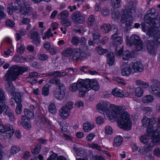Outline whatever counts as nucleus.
<instances>
[{"label": "nucleus", "instance_id": "1", "mask_svg": "<svg viewBox=\"0 0 160 160\" xmlns=\"http://www.w3.org/2000/svg\"><path fill=\"white\" fill-rule=\"evenodd\" d=\"M97 108L99 112L104 114L105 116L106 115L111 122L117 120L118 126L120 128L126 131L131 129L132 123L128 114L127 112H124L120 114L124 110V106L114 104L111 105L110 106L108 102L102 101L98 104Z\"/></svg>", "mask_w": 160, "mask_h": 160}, {"label": "nucleus", "instance_id": "2", "mask_svg": "<svg viewBox=\"0 0 160 160\" xmlns=\"http://www.w3.org/2000/svg\"><path fill=\"white\" fill-rule=\"evenodd\" d=\"M156 10L152 8L149 10L144 17L145 22L149 24L147 34L149 36H153V40H149L147 43V49L148 53L155 56L156 54L157 47L160 44V30L158 31L155 26L158 20L155 17Z\"/></svg>", "mask_w": 160, "mask_h": 160}, {"label": "nucleus", "instance_id": "3", "mask_svg": "<svg viewBox=\"0 0 160 160\" xmlns=\"http://www.w3.org/2000/svg\"><path fill=\"white\" fill-rule=\"evenodd\" d=\"M29 70L28 67H22L14 65L10 67L8 72L4 77V79L7 81L8 85L6 87V90L9 93H12L15 89V88L10 80L15 81L18 78L19 75L22 74L24 72H27Z\"/></svg>", "mask_w": 160, "mask_h": 160}, {"label": "nucleus", "instance_id": "4", "mask_svg": "<svg viewBox=\"0 0 160 160\" xmlns=\"http://www.w3.org/2000/svg\"><path fill=\"white\" fill-rule=\"evenodd\" d=\"M15 3L18 5L17 6H12L11 8H8V12L9 14H12L13 11L19 13L21 16H24L29 13L31 9L29 4L26 2L24 0H16Z\"/></svg>", "mask_w": 160, "mask_h": 160}, {"label": "nucleus", "instance_id": "5", "mask_svg": "<svg viewBox=\"0 0 160 160\" xmlns=\"http://www.w3.org/2000/svg\"><path fill=\"white\" fill-rule=\"evenodd\" d=\"M83 82L82 86L78 89L79 91V95L80 97L85 96L86 92L91 89L97 91L99 88V84L95 80L87 79Z\"/></svg>", "mask_w": 160, "mask_h": 160}, {"label": "nucleus", "instance_id": "6", "mask_svg": "<svg viewBox=\"0 0 160 160\" xmlns=\"http://www.w3.org/2000/svg\"><path fill=\"white\" fill-rule=\"evenodd\" d=\"M118 27L114 25L112 28V31L114 33L111 36L112 43L115 47V52L119 55H121L123 52V47L122 45V37L118 36L117 32Z\"/></svg>", "mask_w": 160, "mask_h": 160}, {"label": "nucleus", "instance_id": "7", "mask_svg": "<svg viewBox=\"0 0 160 160\" xmlns=\"http://www.w3.org/2000/svg\"><path fill=\"white\" fill-rule=\"evenodd\" d=\"M126 43L128 46L131 47L132 45L134 46L136 51H138L142 48V40L138 36L134 35L131 36L129 39V37L127 36Z\"/></svg>", "mask_w": 160, "mask_h": 160}, {"label": "nucleus", "instance_id": "8", "mask_svg": "<svg viewBox=\"0 0 160 160\" xmlns=\"http://www.w3.org/2000/svg\"><path fill=\"white\" fill-rule=\"evenodd\" d=\"M88 49L87 46H85L74 50L72 55L73 59L77 62L79 60L85 59L87 58L86 52L88 51Z\"/></svg>", "mask_w": 160, "mask_h": 160}, {"label": "nucleus", "instance_id": "9", "mask_svg": "<svg viewBox=\"0 0 160 160\" xmlns=\"http://www.w3.org/2000/svg\"><path fill=\"white\" fill-rule=\"evenodd\" d=\"M135 12L134 9L128 10L122 14L121 22L122 23H125L127 26L131 25L133 20L132 15Z\"/></svg>", "mask_w": 160, "mask_h": 160}, {"label": "nucleus", "instance_id": "10", "mask_svg": "<svg viewBox=\"0 0 160 160\" xmlns=\"http://www.w3.org/2000/svg\"><path fill=\"white\" fill-rule=\"evenodd\" d=\"M66 93V88L64 84L55 88L53 91L54 97L59 101H62L64 98Z\"/></svg>", "mask_w": 160, "mask_h": 160}, {"label": "nucleus", "instance_id": "11", "mask_svg": "<svg viewBox=\"0 0 160 160\" xmlns=\"http://www.w3.org/2000/svg\"><path fill=\"white\" fill-rule=\"evenodd\" d=\"M151 81L152 84L149 87V91L151 94L157 96L160 92L159 82L154 79H152Z\"/></svg>", "mask_w": 160, "mask_h": 160}, {"label": "nucleus", "instance_id": "12", "mask_svg": "<svg viewBox=\"0 0 160 160\" xmlns=\"http://www.w3.org/2000/svg\"><path fill=\"white\" fill-rule=\"evenodd\" d=\"M130 65L132 69V73H140L143 70V65L141 62L137 61L132 62Z\"/></svg>", "mask_w": 160, "mask_h": 160}, {"label": "nucleus", "instance_id": "13", "mask_svg": "<svg viewBox=\"0 0 160 160\" xmlns=\"http://www.w3.org/2000/svg\"><path fill=\"white\" fill-rule=\"evenodd\" d=\"M120 68L121 73L122 76H128L131 73H132L130 64L128 65L126 62H122Z\"/></svg>", "mask_w": 160, "mask_h": 160}, {"label": "nucleus", "instance_id": "14", "mask_svg": "<svg viewBox=\"0 0 160 160\" xmlns=\"http://www.w3.org/2000/svg\"><path fill=\"white\" fill-rule=\"evenodd\" d=\"M142 125L145 128L151 127L156 122L155 118H149L148 117L144 116L142 120Z\"/></svg>", "mask_w": 160, "mask_h": 160}, {"label": "nucleus", "instance_id": "15", "mask_svg": "<svg viewBox=\"0 0 160 160\" xmlns=\"http://www.w3.org/2000/svg\"><path fill=\"white\" fill-rule=\"evenodd\" d=\"M72 20L76 24L82 23L84 21L85 18L79 11H76L73 14Z\"/></svg>", "mask_w": 160, "mask_h": 160}, {"label": "nucleus", "instance_id": "16", "mask_svg": "<svg viewBox=\"0 0 160 160\" xmlns=\"http://www.w3.org/2000/svg\"><path fill=\"white\" fill-rule=\"evenodd\" d=\"M30 33H31L30 38L32 40V42L37 46L39 45L40 43V40L38 33L35 31L32 32L31 31Z\"/></svg>", "mask_w": 160, "mask_h": 160}, {"label": "nucleus", "instance_id": "17", "mask_svg": "<svg viewBox=\"0 0 160 160\" xmlns=\"http://www.w3.org/2000/svg\"><path fill=\"white\" fill-rule=\"evenodd\" d=\"M152 134V132H151L147 131V133L145 135L142 136L140 137V141L141 142L145 144H148L149 143L151 142L150 139L152 137V135H153Z\"/></svg>", "mask_w": 160, "mask_h": 160}, {"label": "nucleus", "instance_id": "18", "mask_svg": "<svg viewBox=\"0 0 160 160\" xmlns=\"http://www.w3.org/2000/svg\"><path fill=\"white\" fill-rule=\"evenodd\" d=\"M84 80L80 79L78 80L77 83H72L69 88L70 90L72 92H76L77 89L80 88V86H82L84 83Z\"/></svg>", "mask_w": 160, "mask_h": 160}, {"label": "nucleus", "instance_id": "19", "mask_svg": "<svg viewBox=\"0 0 160 160\" xmlns=\"http://www.w3.org/2000/svg\"><path fill=\"white\" fill-rule=\"evenodd\" d=\"M5 99L4 92L1 88H0V115L2 113L3 110L7 107L3 103Z\"/></svg>", "mask_w": 160, "mask_h": 160}, {"label": "nucleus", "instance_id": "20", "mask_svg": "<svg viewBox=\"0 0 160 160\" xmlns=\"http://www.w3.org/2000/svg\"><path fill=\"white\" fill-rule=\"evenodd\" d=\"M151 132L153 133V135H152V137L151 138L152 139L151 142H151L153 143L154 146L159 145L160 144V136L159 134H156L152 132Z\"/></svg>", "mask_w": 160, "mask_h": 160}, {"label": "nucleus", "instance_id": "21", "mask_svg": "<svg viewBox=\"0 0 160 160\" xmlns=\"http://www.w3.org/2000/svg\"><path fill=\"white\" fill-rule=\"evenodd\" d=\"M70 111L67 110L64 107H63L59 111V115L60 117L63 119L67 118L69 115Z\"/></svg>", "mask_w": 160, "mask_h": 160}, {"label": "nucleus", "instance_id": "22", "mask_svg": "<svg viewBox=\"0 0 160 160\" xmlns=\"http://www.w3.org/2000/svg\"><path fill=\"white\" fill-rule=\"evenodd\" d=\"M112 93L114 96L117 97L122 98L124 96L123 92L118 88H116L113 89Z\"/></svg>", "mask_w": 160, "mask_h": 160}, {"label": "nucleus", "instance_id": "23", "mask_svg": "<svg viewBox=\"0 0 160 160\" xmlns=\"http://www.w3.org/2000/svg\"><path fill=\"white\" fill-rule=\"evenodd\" d=\"M107 62L110 66H112L114 63V56L112 52H110L107 54Z\"/></svg>", "mask_w": 160, "mask_h": 160}, {"label": "nucleus", "instance_id": "24", "mask_svg": "<svg viewBox=\"0 0 160 160\" xmlns=\"http://www.w3.org/2000/svg\"><path fill=\"white\" fill-rule=\"evenodd\" d=\"M5 114L8 117L10 120L14 121L15 120V118L14 117V114L12 111L7 106L6 108Z\"/></svg>", "mask_w": 160, "mask_h": 160}, {"label": "nucleus", "instance_id": "25", "mask_svg": "<svg viewBox=\"0 0 160 160\" xmlns=\"http://www.w3.org/2000/svg\"><path fill=\"white\" fill-rule=\"evenodd\" d=\"M146 145L143 148L144 151L142 152H141V149H140L139 151V152L145 154V153L149 152V151L151 150L152 148L154 147V145L153 143L150 142L148 144H146Z\"/></svg>", "mask_w": 160, "mask_h": 160}, {"label": "nucleus", "instance_id": "26", "mask_svg": "<svg viewBox=\"0 0 160 160\" xmlns=\"http://www.w3.org/2000/svg\"><path fill=\"white\" fill-rule=\"evenodd\" d=\"M4 128L5 132H10L7 133V136H8V138L11 137L12 135L14 132L12 126L9 124H7L5 125Z\"/></svg>", "mask_w": 160, "mask_h": 160}, {"label": "nucleus", "instance_id": "27", "mask_svg": "<svg viewBox=\"0 0 160 160\" xmlns=\"http://www.w3.org/2000/svg\"><path fill=\"white\" fill-rule=\"evenodd\" d=\"M154 98L151 95H146L143 96L141 98V100L143 103H149L152 102Z\"/></svg>", "mask_w": 160, "mask_h": 160}, {"label": "nucleus", "instance_id": "28", "mask_svg": "<svg viewBox=\"0 0 160 160\" xmlns=\"http://www.w3.org/2000/svg\"><path fill=\"white\" fill-rule=\"evenodd\" d=\"M47 160H66V158L63 156L57 157V155L53 153L48 158Z\"/></svg>", "mask_w": 160, "mask_h": 160}, {"label": "nucleus", "instance_id": "29", "mask_svg": "<svg viewBox=\"0 0 160 160\" xmlns=\"http://www.w3.org/2000/svg\"><path fill=\"white\" fill-rule=\"evenodd\" d=\"M112 17L114 20L118 19L120 18V12L116 8H113L112 10Z\"/></svg>", "mask_w": 160, "mask_h": 160}, {"label": "nucleus", "instance_id": "30", "mask_svg": "<svg viewBox=\"0 0 160 160\" xmlns=\"http://www.w3.org/2000/svg\"><path fill=\"white\" fill-rule=\"evenodd\" d=\"M100 29L102 32L104 33H108L111 30V26L108 23H105L101 26Z\"/></svg>", "mask_w": 160, "mask_h": 160}, {"label": "nucleus", "instance_id": "31", "mask_svg": "<svg viewBox=\"0 0 160 160\" xmlns=\"http://www.w3.org/2000/svg\"><path fill=\"white\" fill-rule=\"evenodd\" d=\"M94 127V126L92 123L88 122L84 123L83 125V129L84 131L87 132L90 131Z\"/></svg>", "mask_w": 160, "mask_h": 160}, {"label": "nucleus", "instance_id": "32", "mask_svg": "<svg viewBox=\"0 0 160 160\" xmlns=\"http://www.w3.org/2000/svg\"><path fill=\"white\" fill-rule=\"evenodd\" d=\"M27 119L24 118V117L22 115L21 117V120L22 122V125L23 127L26 129H29L31 128V124L30 122L28 120L26 121L25 120Z\"/></svg>", "mask_w": 160, "mask_h": 160}, {"label": "nucleus", "instance_id": "33", "mask_svg": "<svg viewBox=\"0 0 160 160\" xmlns=\"http://www.w3.org/2000/svg\"><path fill=\"white\" fill-rule=\"evenodd\" d=\"M24 118H27L28 119L33 118L34 117V114L32 111L28 109H25L24 110Z\"/></svg>", "mask_w": 160, "mask_h": 160}, {"label": "nucleus", "instance_id": "34", "mask_svg": "<svg viewBox=\"0 0 160 160\" xmlns=\"http://www.w3.org/2000/svg\"><path fill=\"white\" fill-rule=\"evenodd\" d=\"M95 50L99 55H103L108 52L107 49L103 48L100 46H98L96 47Z\"/></svg>", "mask_w": 160, "mask_h": 160}, {"label": "nucleus", "instance_id": "35", "mask_svg": "<svg viewBox=\"0 0 160 160\" xmlns=\"http://www.w3.org/2000/svg\"><path fill=\"white\" fill-rule=\"evenodd\" d=\"M135 82L137 85L140 86L144 88H147L149 86V84L148 83L140 80H136Z\"/></svg>", "mask_w": 160, "mask_h": 160}, {"label": "nucleus", "instance_id": "36", "mask_svg": "<svg viewBox=\"0 0 160 160\" xmlns=\"http://www.w3.org/2000/svg\"><path fill=\"white\" fill-rule=\"evenodd\" d=\"M11 99V100H12V99L14 100L17 104L21 103L22 102L21 95L19 93H16L14 98H12Z\"/></svg>", "mask_w": 160, "mask_h": 160}, {"label": "nucleus", "instance_id": "37", "mask_svg": "<svg viewBox=\"0 0 160 160\" xmlns=\"http://www.w3.org/2000/svg\"><path fill=\"white\" fill-rule=\"evenodd\" d=\"M72 48H68L65 49L62 52V54L63 56L67 57L69 56L71 54H72V57L73 52Z\"/></svg>", "mask_w": 160, "mask_h": 160}, {"label": "nucleus", "instance_id": "38", "mask_svg": "<svg viewBox=\"0 0 160 160\" xmlns=\"http://www.w3.org/2000/svg\"><path fill=\"white\" fill-rule=\"evenodd\" d=\"M12 60L16 62L22 63L24 62V59L18 55L15 54L13 57Z\"/></svg>", "mask_w": 160, "mask_h": 160}, {"label": "nucleus", "instance_id": "39", "mask_svg": "<svg viewBox=\"0 0 160 160\" xmlns=\"http://www.w3.org/2000/svg\"><path fill=\"white\" fill-rule=\"evenodd\" d=\"M143 89L139 87L136 88L135 90V96L138 97H141L144 92Z\"/></svg>", "mask_w": 160, "mask_h": 160}, {"label": "nucleus", "instance_id": "40", "mask_svg": "<svg viewBox=\"0 0 160 160\" xmlns=\"http://www.w3.org/2000/svg\"><path fill=\"white\" fill-rule=\"evenodd\" d=\"M21 150V148L15 146H12L10 151V153L12 154H16Z\"/></svg>", "mask_w": 160, "mask_h": 160}, {"label": "nucleus", "instance_id": "41", "mask_svg": "<svg viewBox=\"0 0 160 160\" xmlns=\"http://www.w3.org/2000/svg\"><path fill=\"white\" fill-rule=\"evenodd\" d=\"M49 87L48 85H45L42 88V94L44 96H47L49 93Z\"/></svg>", "mask_w": 160, "mask_h": 160}, {"label": "nucleus", "instance_id": "42", "mask_svg": "<svg viewBox=\"0 0 160 160\" xmlns=\"http://www.w3.org/2000/svg\"><path fill=\"white\" fill-rule=\"evenodd\" d=\"M93 41L95 43H97L100 41V35L98 32H94L92 34Z\"/></svg>", "mask_w": 160, "mask_h": 160}, {"label": "nucleus", "instance_id": "43", "mask_svg": "<svg viewBox=\"0 0 160 160\" xmlns=\"http://www.w3.org/2000/svg\"><path fill=\"white\" fill-rule=\"evenodd\" d=\"M49 111L51 113L54 114L57 112V109L55 104L53 103H51L49 106Z\"/></svg>", "mask_w": 160, "mask_h": 160}, {"label": "nucleus", "instance_id": "44", "mask_svg": "<svg viewBox=\"0 0 160 160\" xmlns=\"http://www.w3.org/2000/svg\"><path fill=\"white\" fill-rule=\"evenodd\" d=\"M122 141V139L121 136L116 137L114 140V145L117 146H119L121 145Z\"/></svg>", "mask_w": 160, "mask_h": 160}, {"label": "nucleus", "instance_id": "45", "mask_svg": "<svg viewBox=\"0 0 160 160\" xmlns=\"http://www.w3.org/2000/svg\"><path fill=\"white\" fill-rule=\"evenodd\" d=\"M41 149V145L40 144H38L36 146L35 148L32 150V152L34 155H37L39 153Z\"/></svg>", "mask_w": 160, "mask_h": 160}, {"label": "nucleus", "instance_id": "46", "mask_svg": "<svg viewBox=\"0 0 160 160\" xmlns=\"http://www.w3.org/2000/svg\"><path fill=\"white\" fill-rule=\"evenodd\" d=\"M30 77L26 79L27 81H29L31 80V78H33L35 77H40V76L38 75L37 72H30L29 74Z\"/></svg>", "mask_w": 160, "mask_h": 160}, {"label": "nucleus", "instance_id": "47", "mask_svg": "<svg viewBox=\"0 0 160 160\" xmlns=\"http://www.w3.org/2000/svg\"><path fill=\"white\" fill-rule=\"evenodd\" d=\"M49 82L51 84H55L58 86H60L61 84H63L62 83H61L60 80L57 78H52L50 79L49 81Z\"/></svg>", "mask_w": 160, "mask_h": 160}, {"label": "nucleus", "instance_id": "48", "mask_svg": "<svg viewBox=\"0 0 160 160\" xmlns=\"http://www.w3.org/2000/svg\"><path fill=\"white\" fill-rule=\"evenodd\" d=\"M61 23L63 26L68 27L71 25L72 22L69 19H66L62 20Z\"/></svg>", "mask_w": 160, "mask_h": 160}, {"label": "nucleus", "instance_id": "49", "mask_svg": "<svg viewBox=\"0 0 160 160\" xmlns=\"http://www.w3.org/2000/svg\"><path fill=\"white\" fill-rule=\"evenodd\" d=\"M131 57V55L129 50H127L124 52L122 56V59L124 61L127 60Z\"/></svg>", "mask_w": 160, "mask_h": 160}, {"label": "nucleus", "instance_id": "50", "mask_svg": "<svg viewBox=\"0 0 160 160\" xmlns=\"http://www.w3.org/2000/svg\"><path fill=\"white\" fill-rule=\"evenodd\" d=\"M95 18L94 16L92 15H90L88 18V20L87 22L88 24L91 26L93 25L94 24Z\"/></svg>", "mask_w": 160, "mask_h": 160}, {"label": "nucleus", "instance_id": "51", "mask_svg": "<svg viewBox=\"0 0 160 160\" xmlns=\"http://www.w3.org/2000/svg\"><path fill=\"white\" fill-rule=\"evenodd\" d=\"M111 4L115 8H118L120 6V0H111Z\"/></svg>", "mask_w": 160, "mask_h": 160}, {"label": "nucleus", "instance_id": "52", "mask_svg": "<svg viewBox=\"0 0 160 160\" xmlns=\"http://www.w3.org/2000/svg\"><path fill=\"white\" fill-rule=\"evenodd\" d=\"M17 52L19 54H22L24 52L25 47L22 44H21L19 46H17Z\"/></svg>", "mask_w": 160, "mask_h": 160}, {"label": "nucleus", "instance_id": "53", "mask_svg": "<svg viewBox=\"0 0 160 160\" xmlns=\"http://www.w3.org/2000/svg\"><path fill=\"white\" fill-rule=\"evenodd\" d=\"M59 71H52L47 74V75L59 78Z\"/></svg>", "mask_w": 160, "mask_h": 160}, {"label": "nucleus", "instance_id": "54", "mask_svg": "<svg viewBox=\"0 0 160 160\" xmlns=\"http://www.w3.org/2000/svg\"><path fill=\"white\" fill-rule=\"evenodd\" d=\"M48 55L42 53L38 55V59L41 61H45L48 58Z\"/></svg>", "mask_w": 160, "mask_h": 160}, {"label": "nucleus", "instance_id": "55", "mask_svg": "<svg viewBox=\"0 0 160 160\" xmlns=\"http://www.w3.org/2000/svg\"><path fill=\"white\" fill-rule=\"evenodd\" d=\"M73 102H72L69 101L67 102L66 105L63 106V107H64L67 110L70 111V110L73 108Z\"/></svg>", "mask_w": 160, "mask_h": 160}, {"label": "nucleus", "instance_id": "56", "mask_svg": "<svg viewBox=\"0 0 160 160\" xmlns=\"http://www.w3.org/2000/svg\"><path fill=\"white\" fill-rule=\"evenodd\" d=\"M80 42V40L76 36L73 37L71 40L72 43L75 45H78Z\"/></svg>", "mask_w": 160, "mask_h": 160}, {"label": "nucleus", "instance_id": "57", "mask_svg": "<svg viewBox=\"0 0 160 160\" xmlns=\"http://www.w3.org/2000/svg\"><path fill=\"white\" fill-rule=\"evenodd\" d=\"M96 123L98 125H101L104 123V119L101 116H98L96 119Z\"/></svg>", "mask_w": 160, "mask_h": 160}, {"label": "nucleus", "instance_id": "58", "mask_svg": "<svg viewBox=\"0 0 160 160\" xmlns=\"http://www.w3.org/2000/svg\"><path fill=\"white\" fill-rule=\"evenodd\" d=\"M105 132L108 134H111L112 133V129L111 126H107L105 128Z\"/></svg>", "mask_w": 160, "mask_h": 160}, {"label": "nucleus", "instance_id": "59", "mask_svg": "<svg viewBox=\"0 0 160 160\" xmlns=\"http://www.w3.org/2000/svg\"><path fill=\"white\" fill-rule=\"evenodd\" d=\"M4 8L3 6L0 5V18H5L6 17V15L5 14L4 12Z\"/></svg>", "mask_w": 160, "mask_h": 160}, {"label": "nucleus", "instance_id": "60", "mask_svg": "<svg viewBox=\"0 0 160 160\" xmlns=\"http://www.w3.org/2000/svg\"><path fill=\"white\" fill-rule=\"evenodd\" d=\"M22 104L21 103L17 104L16 108V112L17 114H19L21 113L22 112Z\"/></svg>", "mask_w": 160, "mask_h": 160}, {"label": "nucleus", "instance_id": "61", "mask_svg": "<svg viewBox=\"0 0 160 160\" xmlns=\"http://www.w3.org/2000/svg\"><path fill=\"white\" fill-rule=\"evenodd\" d=\"M68 15V12L66 10H63L61 13H60V16L62 18H65L67 17Z\"/></svg>", "mask_w": 160, "mask_h": 160}, {"label": "nucleus", "instance_id": "62", "mask_svg": "<svg viewBox=\"0 0 160 160\" xmlns=\"http://www.w3.org/2000/svg\"><path fill=\"white\" fill-rule=\"evenodd\" d=\"M89 147L92 148L96 149L99 151L101 150V147L97 144L92 143V144H90L89 145Z\"/></svg>", "mask_w": 160, "mask_h": 160}, {"label": "nucleus", "instance_id": "63", "mask_svg": "<svg viewBox=\"0 0 160 160\" xmlns=\"http://www.w3.org/2000/svg\"><path fill=\"white\" fill-rule=\"evenodd\" d=\"M6 24L7 26L10 27H13L15 26L14 22L11 20L8 19L6 22Z\"/></svg>", "mask_w": 160, "mask_h": 160}, {"label": "nucleus", "instance_id": "64", "mask_svg": "<svg viewBox=\"0 0 160 160\" xmlns=\"http://www.w3.org/2000/svg\"><path fill=\"white\" fill-rule=\"evenodd\" d=\"M153 153L154 155L157 156H160V149L157 147L154 149L153 151Z\"/></svg>", "mask_w": 160, "mask_h": 160}]
</instances>
